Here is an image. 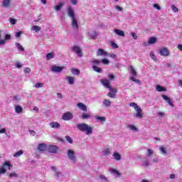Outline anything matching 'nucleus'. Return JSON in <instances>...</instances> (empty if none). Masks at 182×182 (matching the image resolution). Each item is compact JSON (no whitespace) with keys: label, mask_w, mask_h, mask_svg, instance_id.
<instances>
[{"label":"nucleus","mask_w":182,"mask_h":182,"mask_svg":"<svg viewBox=\"0 0 182 182\" xmlns=\"http://www.w3.org/2000/svg\"><path fill=\"white\" fill-rule=\"evenodd\" d=\"M77 128L80 132H82L83 133H85L87 136L89 134H93V128L89 124H85V123H81V124H77Z\"/></svg>","instance_id":"1"},{"label":"nucleus","mask_w":182,"mask_h":182,"mask_svg":"<svg viewBox=\"0 0 182 182\" xmlns=\"http://www.w3.org/2000/svg\"><path fill=\"white\" fill-rule=\"evenodd\" d=\"M129 106L132 107H134V109L136 110V113L134 115L136 119H143V110H141V107L137 105V104L134 102L130 103Z\"/></svg>","instance_id":"2"},{"label":"nucleus","mask_w":182,"mask_h":182,"mask_svg":"<svg viewBox=\"0 0 182 182\" xmlns=\"http://www.w3.org/2000/svg\"><path fill=\"white\" fill-rule=\"evenodd\" d=\"M67 156L69 160L73 161L74 164H76V161H77V159H76V156H75V151L72 149H68L67 151Z\"/></svg>","instance_id":"3"},{"label":"nucleus","mask_w":182,"mask_h":182,"mask_svg":"<svg viewBox=\"0 0 182 182\" xmlns=\"http://www.w3.org/2000/svg\"><path fill=\"white\" fill-rule=\"evenodd\" d=\"M71 50L72 52H75V53H77V55H78L80 58H82V56H83L82 53V49H80V48L77 46H74L73 47H72Z\"/></svg>","instance_id":"4"},{"label":"nucleus","mask_w":182,"mask_h":182,"mask_svg":"<svg viewBox=\"0 0 182 182\" xmlns=\"http://www.w3.org/2000/svg\"><path fill=\"white\" fill-rule=\"evenodd\" d=\"M62 119L66 122L72 120V119H73V114H72V112H65L63 114Z\"/></svg>","instance_id":"5"},{"label":"nucleus","mask_w":182,"mask_h":182,"mask_svg":"<svg viewBox=\"0 0 182 182\" xmlns=\"http://www.w3.org/2000/svg\"><path fill=\"white\" fill-rule=\"evenodd\" d=\"M47 149L49 153L53 154L58 153V150H59V147L55 145H49Z\"/></svg>","instance_id":"6"},{"label":"nucleus","mask_w":182,"mask_h":182,"mask_svg":"<svg viewBox=\"0 0 182 182\" xmlns=\"http://www.w3.org/2000/svg\"><path fill=\"white\" fill-rule=\"evenodd\" d=\"M100 83H102V86L106 89H109L112 87L110 86V80L102 79L100 80Z\"/></svg>","instance_id":"7"},{"label":"nucleus","mask_w":182,"mask_h":182,"mask_svg":"<svg viewBox=\"0 0 182 182\" xmlns=\"http://www.w3.org/2000/svg\"><path fill=\"white\" fill-rule=\"evenodd\" d=\"M67 12H68V16L71 18V19L76 18V16H75V11L73 10V9H72V7L68 6L67 8Z\"/></svg>","instance_id":"8"},{"label":"nucleus","mask_w":182,"mask_h":182,"mask_svg":"<svg viewBox=\"0 0 182 182\" xmlns=\"http://www.w3.org/2000/svg\"><path fill=\"white\" fill-rule=\"evenodd\" d=\"M71 25L73 26V29L74 31H79V24H77V21L76 20V17L74 18H71Z\"/></svg>","instance_id":"9"},{"label":"nucleus","mask_w":182,"mask_h":182,"mask_svg":"<svg viewBox=\"0 0 182 182\" xmlns=\"http://www.w3.org/2000/svg\"><path fill=\"white\" fill-rule=\"evenodd\" d=\"M63 70V67L58 66V65H53L51 68V71L54 72V73H60Z\"/></svg>","instance_id":"10"},{"label":"nucleus","mask_w":182,"mask_h":182,"mask_svg":"<svg viewBox=\"0 0 182 182\" xmlns=\"http://www.w3.org/2000/svg\"><path fill=\"white\" fill-rule=\"evenodd\" d=\"M161 56H168L170 55V51L166 48H161L159 50Z\"/></svg>","instance_id":"11"},{"label":"nucleus","mask_w":182,"mask_h":182,"mask_svg":"<svg viewBox=\"0 0 182 182\" xmlns=\"http://www.w3.org/2000/svg\"><path fill=\"white\" fill-rule=\"evenodd\" d=\"M10 39H11V35L5 34L4 39L0 38V46H4V45L6 43V41H10Z\"/></svg>","instance_id":"12"},{"label":"nucleus","mask_w":182,"mask_h":182,"mask_svg":"<svg viewBox=\"0 0 182 182\" xmlns=\"http://www.w3.org/2000/svg\"><path fill=\"white\" fill-rule=\"evenodd\" d=\"M161 97L164 99V100H166L167 102L168 105H169L171 107H174V105L173 104V102H171V100L170 99V97L164 95H162Z\"/></svg>","instance_id":"13"},{"label":"nucleus","mask_w":182,"mask_h":182,"mask_svg":"<svg viewBox=\"0 0 182 182\" xmlns=\"http://www.w3.org/2000/svg\"><path fill=\"white\" fill-rule=\"evenodd\" d=\"M37 149L39 151H45L48 149V145L43 143L39 144Z\"/></svg>","instance_id":"14"},{"label":"nucleus","mask_w":182,"mask_h":182,"mask_svg":"<svg viewBox=\"0 0 182 182\" xmlns=\"http://www.w3.org/2000/svg\"><path fill=\"white\" fill-rule=\"evenodd\" d=\"M97 56H107V52L102 48H99L97 51Z\"/></svg>","instance_id":"15"},{"label":"nucleus","mask_w":182,"mask_h":182,"mask_svg":"<svg viewBox=\"0 0 182 182\" xmlns=\"http://www.w3.org/2000/svg\"><path fill=\"white\" fill-rule=\"evenodd\" d=\"M87 36L90 38V39H96V36H97V33H96V31H90L87 33Z\"/></svg>","instance_id":"16"},{"label":"nucleus","mask_w":182,"mask_h":182,"mask_svg":"<svg viewBox=\"0 0 182 182\" xmlns=\"http://www.w3.org/2000/svg\"><path fill=\"white\" fill-rule=\"evenodd\" d=\"M77 107H79L80 110H82V112H87V107L82 102L77 104Z\"/></svg>","instance_id":"17"},{"label":"nucleus","mask_w":182,"mask_h":182,"mask_svg":"<svg viewBox=\"0 0 182 182\" xmlns=\"http://www.w3.org/2000/svg\"><path fill=\"white\" fill-rule=\"evenodd\" d=\"M109 172L111 173V174H115L117 177H121L122 176V173L114 168H110Z\"/></svg>","instance_id":"18"},{"label":"nucleus","mask_w":182,"mask_h":182,"mask_svg":"<svg viewBox=\"0 0 182 182\" xmlns=\"http://www.w3.org/2000/svg\"><path fill=\"white\" fill-rule=\"evenodd\" d=\"M112 157H114V160H117V161H120V160H122V155L118 152H114Z\"/></svg>","instance_id":"19"},{"label":"nucleus","mask_w":182,"mask_h":182,"mask_svg":"<svg viewBox=\"0 0 182 182\" xmlns=\"http://www.w3.org/2000/svg\"><path fill=\"white\" fill-rule=\"evenodd\" d=\"M129 70H130V73L132 75L131 77H137V72H136V70H134V68L130 65Z\"/></svg>","instance_id":"20"},{"label":"nucleus","mask_w":182,"mask_h":182,"mask_svg":"<svg viewBox=\"0 0 182 182\" xmlns=\"http://www.w3.org/2000/svg\"><path fill=\"white\" fill-rule=\"evenodd\" d=\"M50 127L52 129H59V127H60V124H59V122H51L50 123Z\"/></svg>","instance_id":"21"},{"label":"nucleus","mask_w":182,"mask_h":182,"mask_svg":"<svg viewBox=\"0 0 182 182\" xmlns=\"http://www.w3.org/2000/svg\"><path fill=\"white\" fill-rule=\"evenodd\" d=\"M71 73L75 76H79V75H80V70L77 68H71Z\"/></svg>","instance_id":"22"},{"label":"nucleus","mask_w":182,"mask_h":182,"mask_svg":"<svg viewBox=\"0 0 182 182\" xmlns=\"http://www.w3.org/2000/svg\"><path fill=\"white\" fill-rule=\"evenodd\" d=\"M156 89L157 90V92H166L167 90V89H166V87H162L161 85H157L156 86Z\"/></svg>","instance_id":"23"},{"label":"nucleus","mask_w":182,"mask_h":182,"mask_svg":"<svg viewBox=\"0 0 182 182\" xmlns=\"http://www.w3.org/2000/svg\"><path fill=\"white\" fill-rule=\"evenodd\" d=\"M66 80L68 81L69 85H74L75 84V78L71 76H68Z\"/></svg>","instance_id":"24"},{"label":"nucleus","mask_w":182,"mask_h":182,"mask_svg":"<svg viewBox=\"0 0 182 182\" xmlns=\"http://www.w3.org/2000/svg\"><path fill=\"white\" fill-rule=\"evenodd\" d=\"M23 154V151L19 150L17 152L14 153L13 156L15 157L16 159H18V157H21Z\"/></svg>","instance_id":"25"},{"label":"nucleus","mask_w":182,"mask_h":182,"mask_svg":"<svg viewBox=\"0 0 182 182\" xmlns=\"http://www.w3.org/2000/svg\"><path fill=\"white\" fill-rule=\"evenodd\" d=\"M103 105L104 106H105V107H109L110 106H112V102H110V100L105 99L103 100Z\"/></svg>","instance_id":"26"},{"label":"nucleus","mask_w":182,"mask_h":182,"mask_svg":"<svg viewBox=\"0 0 182 182\" xmlns=\"http://www.w3.org/2000/svg\"><path fill=\"white\" fill-rule=\"evenodd\" d=\"M92 69L95 72H97V73H102V72H103V70L97 65H92Z\"/></svg>","instance_id":"27"},{"label":"nucleus","mask_w":182,"mask_h":182,"mask_svg":"<svg viewBox=\"0 0 182 182\" xmlns=\"http://www.w3.org/2000/svg\"><path fill=\"white\" fill-rule=\"evenodd\" d=\"M114 33L118 35V36H124V31L119 29H115Z\"/></svg>","instance_id":"28"},{"label":"nucleus","mask_w":182,"mask_h":182,"mask_svg":"<svg viewBox=\"0 0 182 182\" xmlns=\"http://www.w3.org/2000/svg\"><path fill=\"white\" fill-rule=\"evenodd\" d=\"M91 117H92V115H90V114L82 113L81 119L86 120L87 119H90Z\"/></svg>","instance_id":"29"},{"label":"nucleus","mask_w":182,"mask_h":182,"mask_svg":"<svg viewBox=\"0 0 182 182\" xmlns=\"http://www.w3.org/2000/svg\"><path fill=\"white\" fill-rule=\"evenodd\" d=\"M16 46L18 50H21V52H23L25 50V48L19 43H16Z\"/></svg>","instance_id":"30"},{"label":"nucleus","mask_w":182,"mask_h":182,"mask_svg":"<svg viewBox=\"0 0 182 182\" xmlns=\"http://www.w3.org/2000/svg\"><path fill=\"white\" fill-rule=\"evenodd\" d=\"M95 119H96L97 122H106V118L105 117L95 116Z\"/></svg>","instance_id":"31"},{"label":"nucleus","mask_w":182,"mask_h":182,"mask_svg":"<svg viewBox=\"0 0 182 182\" xmlns=\"http://www.w3.org/2000/svg\"><path fill=\"white\" fill-rule=\"evenodd\" d=\"M91 63L93 64V66H99L100 63H102V61L98 60H91Z\"/></svg>","instance_id":"32"},{"label":"nucleus","mask_w":182,"mask_h":182,"mask_svg":"<svg viewBox=\"0 0 182 182\" xmlns=\"http://www.w3.org/2000/svg\"><path fill=\"white\" fill-rule=\"evenodd\" d=\"M62 6H63V2H60V3L58 4V5L55 6L54 7V9H55V11H60V10L62 9Z\"/></svg>","instance_id":"33"},{"label":"nucleus","mask_w":182,"mask_h":182,"mask_svg":"<svg viewBox=\"0 0 182 182\" xmlns=\"http://www.w3.org/2000/svg\"><path fill=\"white\" fill-rule=\"evenodd\" d=\"M15 111H16V113H22L23 112L22 107H21V105H16L15 107Z\"/></svg>","instance_id":"34"},{"label":"nucleus","mask_w":182,"mask_h":182,"mask_svg":"<svg viewBox=\"0 0 182 182\" xmlns=\"http://www.w3.org/2000/svg\"><path fill=\"white\" fill-rule=\"evenodd\" d=\"M31 31H34V32L38 33L41 31V27H39L38 26H33L31 28Z\"/></svg>","instance_id":"35"},{"label":"nucleus","mask_w":182,"mask_h":182,"mask_svg":"<svg viewBox=\"0 0 182 182\" xmlns=\"http://www.w3.org/2000/svg\"><path fill=\"white\" fill-rule=\"evenodd\" d=\"M53 58H55V54H53L52 53H49L46 55L47 60H50V59H53Z\"/></svg>","instance_id":"36"},{"label":"nucleus","mask_w":182,"mask_h":182,"mask_svg":"<svg viewBox=\"0 0 182 182\" xmlns=\"http://www.w3.org/2000/svg\"><path fill=\"white\" fill-rule=\"evenodd\" d=\"M149 45H154V43H156L157 42V39L155 37L150 38L149 40Z\"/></svg>","instance_id":"37"},{"label":"nucleus","mask_w":182,"mask_h":182,"mask_svg":"<svg viewBox=\"0 0 182 182\" xmlns=\"http://www.w3.org/2000/svg\"><path fill=\"white\" fill-rule=\"evenodd\" d=\"M103 156H109L110 154V149L109 148H106L102 151Z\"/></svg>","instance_id":"38"},{"label":"nucleus","mask_w":182,"mask_h":182,"mask_svg":"<svg viewBox=\"0 0 182 182\" xmlns=\"http://www.w3.org/2000/svg\"><path fill=\"white\" fill-rule=\"evenodd\" d=\"M128 129H129V130H132L134 132H138V130H139V129H137V127H136V126H134L133 124L129 125Z\"/></svg>","instance_id":"39"},{"label":"nucleus","mask_w":182,"mask_h":182,"mask_svg":"<svg viewBox=\"0 0 182 182\" xmlns=\"http://www.w3.org/2000/svg\"><path fill=\"white\" fill-rule=\"evenodd\" d=\"M9 5H11V1H4L2 6H4V8H8V6H9Z\"/></svg>","instance_id":"40"},{"label":"nucleus","mask_w":182,"mask_h":182,"mask_svg":"<svg viewBox=\"0 0 182 182\" xmlns=\"http://www.w3.org/2000/svg\"><path fill=\"white\" fill-rule=\"evenodd\" d=\"M159 150L161 153V154H164V156H167V151H166V149L163 146L159 148Z\"/></svg>","instance_id":"41"},{"label":"nucleus","mask_w":182,"mask_h":182,"mask_svg":"<svg viewBox=\"0 0 182 182\" xmlns=\"http://www.w3.org/2000/svg\"><path fill=\"white\" fill-rule=\"evenodd\" d=\"M3 166H4V167H8V168H9V170H11V168L12 167V165L11 164V162H9V161H6V162L3 164Z\"/></svg>","instance_id":"42"},{"label":"nucleus","mask_w":182,"mask_h":182,"mask_svg":"<svg viewBox=\"0 0 182 182\" xmlns=\"http://www.w3.org/2000/svg\"><path fill=\"white\" fill-rule=\"evenodd\" d=\"M150 56H151V59L153 60H154V62H157V58H156V55H154V52L151 51L150 52Z\"/></svg>","instance_id":"43"},{"label":"nucleus","mask_w":182,"mask_h":182,"mask_svg":"<svg viewBox=\"0 0 182 182\" xmlns=\"http://www.w3.org/2000/svg\"><path fill=\"white\" fill-rule=\"evenodd\" d=\"M141 166L142 167H149V166H150V163L149 162L148 160H145L143 161Z\"/></svg>","instance_id":"44"},{"label":"nucleus","mask_w":182,"mask_h":182,"mask_svg":"<svg viewBox=\"0 0 182 182\" xmlns=\"http://www.w3.org/2000/svg\"><path fill=\"white\" fill-rule=\"evenodd\" d=\"M65 140H67V141H68V143H70V144H73V139H72V137H70L69 136H66Z\"/></svg>","instance_id":"45"},{"label":"nucleus","mask_w":182,"mask_h":182,"mask_svg":"<svg viewBox=\"0 0 182 182\" xmlns=\"http://www.w3.org/2000/svg\"><path fill=\"white\" fill-rule=\"evenodd\" d=\"M34 87H36V89H39V87H43V83L36 82L34 85Z\"/></svg>","instance_id":"46"},{"label":"nucleus","mask_w":182,"mask_h":182,"mask_svg":"<svg viewBox=\"0 0 182 182\" xmlns=\"http://www.w3.org/2000/svg\"><path fill=\"white\" fill-rule=\"evenodd\" d=\"M135 77H130L129 79L132 81V82H135L136 83H139V85H141V82L140 81V80H136L134 78Z\"/></svg>","instance_id":"47"},{"label":"nucleus","mask_w":182,"mask_h":182,"mask_svg":"<svg viewBox=\"0 0 182 182\" xmlns=\"http://www.w3.org/2000/svg\"><path fill=\"white\" fill-rule=\"evenodd\" d=\"M147 151H148L147 157H150L151 156L152 154H154V151H153V149H148Z\"/></svg>","instance_id":"48"},{"label":"nucleus","mask_w":182,"mask_h":182,"mask_svg":"<svg viewBox=\"0 0 182 182\" xmlns=\"http://www.w3.org/2000/svg\"><path fill=\"white\" fill-rule=\"evenodd\" d=\"M171 9H172L173 12H174L175 14L178 12V8H177V6H176V5H172Z\"/></svg>","instance_id":"49"},{"label":"nucleus","mask_w":182,"mask_h":182,"mask_svg":"<svg viewBox=\"0 0 182 182\" xmlns=\"http://www.w3.org/2000/svg\"><path fill=\"white\" fill-rule=\"evenodd\" d=\"M99 178L103 181L107 182L109 180L105 176V175H100Z\"/></svg>","instance_id":"50"},{"label":"nucleus","mask_w":182,"mask_h":182,"mask_svg":"<svg viewBox=\"0 0 182 182\" xmlns=\"http://www.w3.org/2000/svg\"><path fill=\"white\" fill-rule=\"evenodd\" d=\"M101 63H103L104 65H109L110 63V61L109 60L104 58L101 60Z\"/></svg>","instance_id":"51"},{"label":"nucleus","mask_w":182,"mask_h":182,"mask_svg":"<svg viewBox=\"0 0 182 182\" xmlns=\"http://www.w3.org/2000/svg\"><path fill=\"white\" fill-rule=\"evenodd\" d=\"M111 46L113 48V49H117L119 48V46L114 42L111 43Z\"/></svg>","instance_id":"52"},{"label":"nucleus","mask_w":182,"mask_h":182,"mask_svg":"<svg viewBox=\"0 0 182 182\" xmlns=\"http://www.w3.org/2000/svg\"><path fill=\"white\" fill-rule=\"evenodd\" d=\"M9 21H10V23H11L12 25H16V19L13 18H10Z\"/></svg>","instance_id":"53"},{"label":"nucleus","mask_w":182,"mask_h":182,"mask_svg":"<svg viewBox=\"0 0 182 182\" xmlns=\"http://www.w3.org/2000/svg\"><path fill=\"white\" fill-rule=\"evenodd\" d=\"M22 66H23V64L17 62L16 63V68H17V69H21V68H22Z\"/></svg>","instance_id":"54"},{"label":"nucleus","mask_w":182,"mask_h":182,"mask_svg":"<svg viewBox=\"0 0 182 182\" xmlns=\"http://www.w3.org/2000/svg\"><path fill=\"white\" fill-rule=\"evenodd\" d=\"M107 96L109 97H111V99H114V97H116V94H113L112 92H108Z\"/></svg>","instance_id":"55"},{"label":"nucleus","mask_w":182,"mask_h":182,"mask_svg":"<svg viewBox=\"0 0 182 182\" xmlns=\"http://www.w3.org/2000/svg\"><path fill=\"white\" fill-rule=\"evenodd\" d=\"M108 89H109V92H112V93H117V90L115 89V88H113V87H111Z\"/></svg>","instance_id":"56"},{"label":"nucleus","mask_w":182,"mask_h":182,"mask_svg":"<svg viewBox=\"0 0 182 182\" xmlns=\"http://www.w3.org/2000/svg\"><path fill=\"white\" fill-rule=\"evenodd\" d=\"M5 173H6V169H5L4 167L0 168V173L1 174H5Z\"/></svg>","instance_id":"57"},{"label":"nucleus","mask_w":182,"mask_h":182,"mask_svg":"<svg viewBox=\"0 0 182 182\" xmlns=\"http://www.w3.org/2000/svg\"><path fill=\"white\" fill-rule=\"evenodd\" d=\"M9 177H10V178H12V177L17 178V177H18V175H17V173H16V172H13V173H11L9 174Z\"/></svg>","instance_id":"58"},{"label":"nucleus","mask_w":182,"mask_h":182,"mask_svg":"<svg viewBox=\"0 0 182 182\" xmlns=\"http://www.w3.org/2000/svg\"><path fill=\"white\" fill-rule=\"evenodd\" d=\"M142 45H143V46H145L146 48H147V46H150L151 44H150L149 41H148V42L144 41L142 43Z\"/></svg>","instance_id":"59"},{"label":"nucleus","mask_w":182,"mask_h":182,"mask_svg":"<svg viewBox=\"0 0 182 182\" xmlns=\"http://www.w3.org/2000/svg\"><path fill=\"white\" fill-rule=\"evenodd\" d=\"M108 79L109 80H114V75H112V74H109L108 75Z\"/></svg>","instance_id":"60"},{"label":"nucleus","mask_w":182,"mask_h":182,"mask_svg":"<svg viewBox=\"0 0 182 182\" xmlns=\"http://www.w3.org/2000/svg\"><path fill=\"white\" fill-rule=\"evenodd\" d=\"M154 8H155V9H158V11H160V9H161V7H160V6L157 4H154Z\"/></svg>","instance_id":"61"},{"label":"nucleus","mask_w":182,"mask_h":182,"mask_svg":"<svg viewBox=\"0 0 182 182\" xmlns=\"http://www.w3.org/2000/svg\"><path fill=\"white\" fill-rule=\"evenodd\" d=\"M131 36H132L133 39L137 40V34L136 33H131Z\"/></svg>","instance_id":"62"},{"label":"nucleus","mask_w":182,"mask_h":182,"mask_svg":"<svg viewBox=\"0 0 182 182\" xmlns=\"http://www.w3.org/2000/svg\"><path fill=\"white\" fill-rule=\"evenodd\" d=\"M24 73H31V69L29 68H25Z\"/></svg>","instance_id":"63"},{"label":"nucleus","mask_w":182,"mask_h":182,"mask_svg":"<svg viewBox=\"0 0 182 182\" xmlns=\"http://www.w3.org/2000/svg\"><path fill=\"white\" fill-rule=\"evenodd\" d=\"M21 35H22V31L16 33V38H21Z\"/></svg>","instance_id":"64"}]
</instances>
